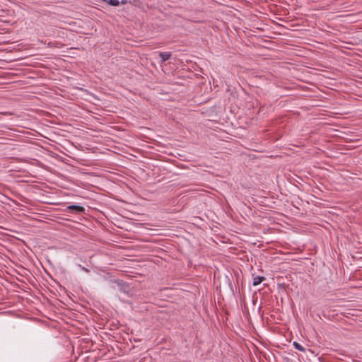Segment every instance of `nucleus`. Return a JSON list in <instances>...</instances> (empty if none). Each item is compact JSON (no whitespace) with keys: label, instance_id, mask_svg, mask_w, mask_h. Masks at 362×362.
<instances>
[{"label":"nucleus","instance_id":"nucleus-10","mask_svg":"<svg viewBox=\"0 0 362 362\" xmlns=\"http://www.w3.org/2000/svg\"><path fill=\"white\" fill-rule=\"evenodd\" d=\"M73 89H77V90H83V89L82 88H78V87H76V86H74Z\"/></svg>","mask_w":362,"mask_h":362},{"label":"nucleus","instance_id":"nucleus-3","mask_svg":"<svg viewBox=\"0 0 362 362\" xmlns=\"http://www.w3.org/2000/svg\"><path fill=\"white\" fill-rule=\"evenodd\" d=\"M158 55L160 58H161L163 62L168 60L171 57L170 52H159Z\"/></svg>","mask_w":362,"mask_h":362},{"label":"nucleus","instance_id":"nucleus-11","mask_svg":"<svg viewBox=\"0 0 362 362\" xmlns=\"http://www.w3.org/2000/svg\"><path fill=\"white\" fill-rule=\"evenodd\" d=\"M300 24L296 23V24H291V27H296L297 25H299Z\"/></svg>","mask_w":362,"mask_h":362},{"label":"nucleus","instance_id":"nucleus-5","mask_svg":"<svg viewBox=\"0 0 362 362\" xmlns=\"http://www.w3.org/2000/svg\"><path fill=\"white\" fill-rule=\"evenodd\" d=\"M293 346L300 351H305V349L297 341L293 343Z\"/></svg>","mask_w":362,"mask_h":362},{"label":"nucleus","instance_id":"nucleus-14","mask_svg":"<svg viewBox=\"0 0 362 362\" xmlns=\"http://www.w3.org/2000/svg\"><path fill=\"white\" fill-rule=\"evenodd\" d=\"M121 3H122V4H124L126 2H125V1H122Z\"/></svg>","mask_w":362,"mask_h":362},{"label":"nucleus","instance_id":"nucleus-2","mask_svg":"<svg viewBox=\"0 0 362 362\" xmlns=\"http://www.w3.org/2000/svg\"><path fill=\"white\" fill-rule=\"evenodd\" d=\"M252 28L254 29H255L256 30H253L250 28H245L246 29H247L249 30V34L251 35H259L261 32L264 31V28H259V27L255 28L254 26Z\"/></svg>","mask_w":362,"mask_h":362},{"label":"nucleus","instance_id":"nucleus-12","mask_svg":"<svg viewBox=\"0 0 362 362\" xmlns=\"http://www.w3.org/2000/svg\"><path fill=\"white\" fill-rule=\"evenodd\" d=\"M265 37H272L271 36L268 35H263Z\"/></svg>","mask_w":362,"mask_h":362},{"label":"nucleus","instance_id":"nucleus-9","mask_svg":"<svg viewBox=\"0 0 362 362\" xmlns=\"http://www.w3.org/2000/svg\"><path fill=\"white\" fill-rule=\"evenodd\" d=\"M284 360L286 361V362H292V360H291L287 356H284Z\"/></svg>","mask_w":362,"mask_h":362},{"label":"nucleus","instance_id":"nucleus-8","mask_svg":"<svg viewBox=\"0 0 362 362\" xmlns=\"http://www.w3.org/2000/svg\"><path fill=\"white\" fill-rule=\"evenodd\" d=\"M76 327V325H74V324H71V323L69 322V332H72V330L71 329V328H72V327L74 328V327Z\"/></svg>","mask_w":362,"mask_h":362},{"label":"nucleus","instance_id":"nucleus-4","mask_svg":"<svg viewBox=\"0 0 362 362\" xmlns=\"http://www.w3.org/2000/svg\"><path fill=\"white\" fill-rule=\"evenodd\" d=\"M265 280V277L264 276H257L256 277H255L253 279V283H252V285L254 286H256L259 284H260L262 281H264Z\"/></svg>","mask_w":362,"mask_h":362},{"label":"nucleus","instance_id":"nucleus-6","mask_svg":"<svg viewBox=\"0 0 362 362\" xmlns=\"http://www.w3.org/2000/svg\"><path fill=\"white\" fill-rule=\"evenodd\" d=\"M108 4L113 6H117L119 5V0H109Z\"/></svg>","mask_w":362,"mask_h":362},{"label":"nucleus","instance_id":"nucleus-1","mask_svg":"<svg viewBox=\"0 0 362 362\" xmlns=\"http://www.w3.org/2000/svg\"><path fill=\"white\" fill-rule=\"evenodd\" d=\"M85 214L86 209L83 206L69 202V221H72L71 218L72 215L83 216Z\"/></svg>","mask_w":362,"mask_h":362},{"label":"nucleus","instance_id":"nucleus-13","mask_svg":"<svg viewBox=\"0 0 362 362\" xmlns=\"http://www.w3.org/2000/svg\"><path fill=\"white\" fill-rule=\"evenodd\" d=\"M82 269H83V270H86V272H88V269H85V267H83Z\"/></svg>","mask_w":362,"mask_h":362},{"label":"nucleus","instance_id":"nucleus-7","mask_svg":"<svg viewBox=\"0 0 362 362\" xmlns=\"http://www.w3.org/2000/svg\"><path fill=\"white\" fill-rule=\"evenodd\" d=\"M76 310V308H71V303H69V310ZM76 314L69 311V320L73 319V317H75Z\"/></svg>","mask_w":362,"mask_h":362}]
</instances>
